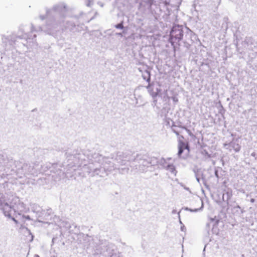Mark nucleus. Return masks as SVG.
Listing matches in <instances>:
<instances>
[{"instance_id":"f257e3e1","label":"nucleus","mask_w":257,"mask_h":257,"mask_svg":"<svg viewBox=\"0 0 257 257\" xmlns=\"http://www.w3.org/2000/svg\"><path fill=\"white\" fill-rule=\"evenodd\" d=\"M183 37V31L182 28L179 26H175L173 27L171 33L170 42L172 45L175 47L177 45H179L180 41Z\"/></svg>"},{"instance_id":"f03ea898","label":"nucleus","mask_w":257,"mask_h":257,"mask_svg":"<svg viewBox=\"0 0 257 257\" xmlns=\"http://www.w3.org/2000/svg\"><path fill=\"white\" fill-rule=\"evenodd\" d=\"M178 155L180 158L184 157L182 156L183 152L186 150L187 151L186 156H187L190 153V148L189 144L187 142L184 141V137L183 136H180L178 138Z\"/></svg>"},{"instance_id":"7ed1b4c3","label":"nucleus","mask_w":257,"mask_h":257,"mask_svg":"<svg viewBox=\"0 0 257 257\" xmlns=\"http://www.w3.org/2000/svg\"><path fill=\"white\" fill-rule=\"evenodd\" d=\"M115 27L117 29H123V26L122 23H120L115 26Z\"/></svg>"},{"instance_id":"20e7f679","label":"nucleus","mask_w":257,"mask_h":257,"mask_svg":"<svg viewBox=\"0 0 257 257\" xmlns=\"http://www.w3.org/2000/svg\"><path fill=\"white\" fill-rule=\"evenodd\" d=\"M12 219L16 224L18 223V221L15 218H12Z\"/></svg>"},{"instance_id":"39448f33","label":"nucleus","mask_w":257,"mask_h":257,"mask_svg":"<svg viewBox=\"0 0 257 257\" xmlns=\"http://www.w3.org/2000/svg\"><path fill=\"white\" fill-rule=\"evenodd\" d=\"M215 224H216V225H217V224H218V220H215Z\"/></svg>"},{"instance_id":"423d86ee","label":"nucleus","mask_w":257,"mask_h":257,"mask_svg":"<svg viewBox=\"0 0 257 257\" xmlns=\"http://www.w3.org/2000/svg\"><path fill=\"white\" fill-rule=\"evenodd\" d=\"M250 201L251 202H253L254 201V199H251Z\"/></svg>"},{"instance_id":"0eeeda50","label":"nucleus","mask_w":257,"mask_h":257,"mask_svg":"<svg viewBox=\"0 0 257 257\" xmlns=\"http://www.w3.org/2000/svg\"><path fill=\"white\" fill-rule=\"evenodd\" d=\"M215 175H216L217 177H218V174H217V171H216V172H215Z\"/></svg>"},{"instance_id":"6e6552de","label":"nucleus","mask_w":257,"mask_h":257,"mask_svg":"<svg viewBox=\"0 0 257 257\" xmlns=\"http://www.w3.org/2000/svg\"><path fill=\"white\" fill-rule=\"evenodd\" d=\"M211 221H212V222H213L214 221H215V220H214V219H211Z\"/></svg>"}]
</instances>
